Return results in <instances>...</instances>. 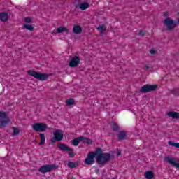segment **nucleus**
Instances as JSON below:
<instances>
[{
    "mask_svg": "<svg viewBox=\"0 0 179 179\" xmlns=\"http://www.w3.org/2000/svg\"><path fill=\"white\" fill-rule=\"evenodd\" d=\"M95 155H96V163L98 164H106L111 159V154L103 153L101 148H97L95 151Z\"/></svg>",
    "mask_w": 179,
    "mask_h": 179,
    "instance_id": "f257e3e1",
    "label": "nucleus"
},
{
    "mask_svg": "<svg viewBox=\"0 0 179 179\" xmlns=\"http://www.w3.org/2000/svg\"><path fill=\"white\" fill-rule=\"evenodd\" d=\"M27 73L29 75V76H33V78L37 79V80L41 81L47 80L50 76V74L43 73L41 72L34 71L33 70H28Z\"/></svg>",
    "mask_w": 179,
    "mask_h": 179,
    "instance_id": "f03ea898",
    "label": "nucleus"
},
{
    "mask_svg": "<svg viewBox=\"0 0 179 179\" xmlns=\"http://www.w3.org/2000/svg\"><path fill=\"white\" fill-rule=\"evenodd\" d=\"M58 165L56 164H45L43 165L38 169L39 173H42V174H45V173H51L52 170H55L57 169Z\"/></svg>",
    "mask_w": 179,
    "mask_h": 179,
    "instance_id": "7ed1b4c3",
    "label": "nucleus"
},
{
    "mask_svg": "<svg viewBox=\"0 0 179 179\" xmlns=\"http://www.w3.org/2000/svg\"><path fill=\"white\" fill-rule=\"evenodd\" d=\"M62 139H64V132L62 130L57 129L53 133V137L51 140V142L54 145L56 141L59 142V141H62Z\"/></svg>",
    "mask_w": 179,
    "mask_h": 179,
    "instance_id": "20e7f679",
    "label": "nucleus"
},
{
    "mask_svg": "<svg viewBox=\"0 0 179 179\" xmlns=\"http://www.w3.org/2000/svg\"><path fill=\"white\" fill-rule=\"evenodd\" d=\"M156 89H157V85L146 84L141 88L140 92L141 93H149L150 92H155Z\"/></svg>",
    "mask_w": 179,
    "mask_h": 179,
    "instance_id": "39448f33",
    "label": "nucleus"
},
{
    "mask_svg": "<svg viewBox=\"0 0 179 179\" xmlns=\"http://www.w3.org/2000/svg\"><path fill=\"white\" fill-rule=\"evenodd\" d=\"M32 129L36 132H44L47 129V124L43 123H35L32 125Z\"/></svg>",
    "mask_w": 179,
    "mask_h": 179,
    "instance_id": "423d86ee",
    "label": "nucleus"
},
{
    "mask_svg": "<svg viewBox=\"0 0 179 179\" xmlns=\"http://www.w3.org/2000/svg\"><path fill=\"white\" fill-rule=\"evenodd\" d=\"M164 24L166 26V30L171 31V30H174L176 29V24L174 23V21L171 18H166L164 20Z\"/></svg>",
    "mask_w": 179,
    "mask_h": 179,
    "instance_id": "0eeeda50",
    "label": "nucleus"
},
{
    "mask_svg": "<svg viewBox=\"0 0 179 179\" xmlns=\"http://www.w3.org/2000/svg\"><path fill=\"white\" fill-rule=\"evenodd\" d=\"M96 152H89L87 157L85 159V164L91 166L94 163V157H96Z\"/></svg>",
    "mask_w": 179,
    "mask_h": 179,
    "instance_id": "6e6552de",
    "label": "nucleus"
},
{
    "mask_svg": "<svg viewBox=\"0 0 179 179\" xmlns=\"http://www.w3.org/2000/svg\"><path fill=\"white\" fill-rule=\"evenodd\" d=\"M80 59L78 56H74L69 62V66L71 68H75L77 65H79Z\"/></svg>",
    "mask_w": 179,
    "mask_h": 179,
    "instance_id": "1a4fd4ad",
    "label": "nucleus"
},
{
    "mask_svg": "<svg viewBox=\"0 0 179 179\" xmlns=\"http://www.w3.org/2000/svg\"><path fill=\"white\" fill-rule=\"evenodd\" d=\"M89 6H90L89 3L83 1L82 0H78V3L76 6V8H80L81 10H86Z\"/></svg>",
    "mask_w": 179,
    "mask_h": 179,
    "instance_id": "9d476101",
    "label": "nucleus"
},
{
    "mask_svg": "<svg viewBox=\"0 0 179 179\" xmlns=\"http://www.w3.org/2000/svg\"><path fill=\"white\" fill-rule=\"evenodd\" d=\"M57 148L59 149V150H62V152H73V148H69L65 143H59Z\"/></svg>",
    "mask_w": 179,
    "mask_h": 179,
    "instance_id": "9b49d317",
    "label": "nucleus"
},
{
    "mask_svg": "<svg viewBox=\"0 0 179 179\" xmlns=\"http://www.w3.org/2000/svg\"><path fill=\"white\" fill-rule=\"evenodd\" d=\"M117 138L119 141H125V139H128V136L127 135V132H125V131H121L117 134Z\"/></svg>",
    "mask_w": 179,
    "mask_h": 179,
    "instance_id": "f8f14e48",
    "label": "nucleus"
},
{
    "mask_svg": "<svg viewBox=\"0 0 179 179\" xmlns=\"http://www.w3.org/2000/svg\"><path fill=\"white\" fill-rule=\"evenodd\" d=\"M72 31L74 33V34H80V33H82V27L78 24H75L73 27Z\"/></svg>",
    "mask_w": 179,
    "mask_h": 179,
    "instance_id": "ddd939ff",
    "label": "nucleus"
},
{
    "mask_svg": "<svg viewBox=\"0 0 179 179\" xmlns=\"http://www.w3.org/2000/svg\"><path fill=\"white\" fill-rule=\"evenodd\" d=\"M168 117H171L173 120H178L179 118V113L178 112H174V111H170L167 113Z\"/></svg>",
    "mask_w": 179,
    "mask_h": 179,
    "instance_id": "4468645a",
    "label": "nucleus"
},
{
    "mask_svg": "<svg viewBox=\"0 0 179 179\" xmlns=\"http://www.w3.org/2000/svg\"><path fill=\"white\" fill-rule=\"evenodd\" d=\"M9 19V15L7 13L3 12V13H0V20H1V22H8Z\"/></svg>",
    "mask_w": 179,
    "mask_h": 179,
    "instance_id": "2eb2a0df",
    "label": "nucleus"
},
{
    "mask_svg": "<svg viewBox=\"0 0 179 179\" xmlns=\"http://www.w3.org/2000/svg\"><path fill=\"white\" fill-rule=\"evenodd\" d=\"M83 139V136H80V137H78L76 138H74L72 140V145H73V146H78V145H79V142H82Z\"/></svg>",
    "mask_w": 179,
    "mask_h": 179,
    "instance_id": "dca6fc26",
    "label": "nucleus"
},
{
    "mask_svg": "<svg viewBox=\"0 0 179 179\" xmlns=\"http://www.w3.org/2000/svg\"><path fill=\"white\" fill-rule=\"evenodd\" d=\"M64 31H65L66 33H69V30L65 27H60L57 29V33H64Z\"/></svg>",
    "mask_w": 179,
    "mask_h": 179,
    "instance_id": "f3484780",
    "label": "nucleus"
},
{
    "mask_svg": "<svg viewBox=\"0 0 179 179\" xmlns=\"http://www.w3.org/2000/svg\"><path fill=\"white\" fill-rule=\"evenodd\" d=\"M39 136L41 138V141L39 142L38 145L39 146H41V145H44V143H45V136H44L43 134H40Z\"/></svg>",
    "mask_w": 179,
    "mask_h": 179,
    "instance_id": "a211bd4d",
    "label": "nucleus"
},
{
    "mask_svg": "<svg viewBox=\"0 0 179 179\" xmlns=\"http://www.w3.org/2000/svg\"><path fill=\"white\" fill-rule=\"evenodd\" d=\"M99 31H100V33L101 34H103V33H104V31H106L107 30V27H106L104 26V24H100L99 25V27H97Z\"/></svg>",
    "mask_w": 179,
    "mask_h": 179,
    "instance_id": "6ab92c4d",
    "label": "nucleus"
},
{
    "mask_svg": "<svg viewBox=\"0 0 179 179\" xmlns=\"http://www.w3.org/2000/svg\"><path fill=\"white\" fill-rule=\"evenodd\" d=\"M81 142H83V143H87L88 145H91V143H92L93 141H92V139L83 136V138L82 139Z\"/></svg>",
    "mask_w": 179,
    "mask_h": 179,
    "instance_id": "aec40b11",
    "label": "nucleus"
},
{
    "mask_svg": "<svg viewBox=\"0 0 179 179\" xmlns=\"http://www.w3.org/2000/svg\"><path fill=\"white\" fill-rule=\"evenodd\" d=\"M145 178L152 179L153 178V172L152 171H146L145 173Z\"/></svg>",
    "mask_w": 179,
    "mask_h": 179,
    "instance_id": "412c9836",
    "label": "nucleus"
},
{
    "mask_svg": "<svg viewBox=\"0 0 179 179\" xmlns=\"http://www.w3.org/2000/svg\"><path fill=\"white\" fill-rule=\"evenodd\" d=\"M168 145H169V146H172L173 148H177V149H179V143H175L173 141H169L168 142Z\"/></svg>",
    "mask_w": 179,
    "mask_h": 179,
    "instance_id": "4be33fe9",
    "label": "nucleus"
},
{
    "mask_svg": "<svg viewBox=\"0 0 179 179\" xmlns=\"http://www.w3.org/2000/svg\"><path fill=\"white\" fill-rule=\"evenodd\" d=\"M0 118H1V120H9V118L8 117V115H6V113L2 111H0Z\"/></svg>",
    "mask_w": 179,
    "mask_h": 179,
    "instance_id": "5701e85b",
    "label": "nucleus"
},
{
    "mask_svg": "<svg viewBox=\"0 0 179 179\" xmlns=\"http://www.w3.org/2000/svg\"><path fill=\"white\" fill-rule=\"evenodd\" d=\"M8 124H9V119H6V120H3L0 122V125L2 128H5Z\"/></svg>",
    "mask_w": 179,
    "mask_h": 179,
    "instance_id": "b1692460",
    "label": "nucleus"
},
{
    "mask_svg": "<svg viewBox=\"0 0 179 179\" xmlns=\"http://www.w3.org/2000/svg\"><path fill=\"white\" fill-rule=\"evenodd\" d=\"M66 106H73L75 104V99L71 98L66 101Z\"/></svg>",
    "mask_w": 179,
    "mask_h": 179,
    "instance_id": "393cba45",
    "label": "nucleus"
},
{
    "mask_svg": "<svg viewBox=\"0 0 179 179\" xmlns=\"http://www.w3.org/2000/svg\"><path fill=\"white\" fill-rule=\"evenodd\" d=\"M13 136H16L19 135V134H20V131L19 130V129L16 128L15 127H13Z\"/></svg>",
    "mask_w": 179,
    "mask_h": 179,
    "instance_id": "a878e982",
    "label": "nucleus"
},
{
    "mask_svg": "<svg viewBox=\"0 0 179 179\" xmlns=\"http://www.w3.org/2000/svg\"><path fill=\"white\" fill-rule=\"evenodd\" d=\"M77 165H78V163L73 162H69L68 163V166H69L70 169H75Z\"/></svg>",
    "mask_w": 179,
    "mask_h": 179,
    "instance_id": "bb28decb",
    "label": "nucleus"
},
{
    "mask_svg": "<svg viewBox=\"0 0 179 179\" xmlns=\"http://www.w3.org/2000/svg\"><path fill=\"white\" fill-rule=\"evenodd\" d=\"M24 28L27 29V30H30V31H33L34 30V27H33V25L30 24H24Z\"/></svg>",
    "mask_w": 179,
    "mask_h": 179,
    "instance_id": "cd10ccee",
    "label": "nucleus"
},
{
    "mask_svg": "<svg viewBox=\"0 0 179 179\" xmlns=\"http://www.w3.org/2000/svg\"><path fill=\"white\" fill-rule=\"evenodd\" d=\"M112 129L113 131L117 132V131H120V127H118V125H117V124H112Z\"/></svg>",
    "mask_w": 179,
    "mask_h": 179,
    "instance_id": "c85d7f7f",
    "label": "nucleus"
},
{
    "mask_svg": "<svg viewBox=\"0 0 179 179\" xmlns=\"http://www.w3.org/2000/svg\"><path fill=\"white\" fill-rule=\"evenodd\" d=\"M25 22L26 23H31V17H26L25 18Z\"/></svg>",
    "mask_w": 179,
    "mask_h": 179,
    "instance_id": "c756f323",
    "label": "nucleus"
},
{
    "mask_svg": "<svg viewBox=\"0 0 179 179\" xmlns=\"http://www.w3.org/2000/svg\"><path fill=\"white\" fill-rule=\"evenodd\" d=\"M69 156H70L71 157H75V154L73 151H69Z\"/></svg>",
    "mask_w": 179,
    "mask_h": 179,
    "instance_id": "7c9ffc66",
    "label": "nucleus"
},
{
    "mask_svg": "<svg viewBox=\"0 0 179 179\" xmlns=\"http://www.w3.org/2000/svg\"><path fill=\"white\" fill-rule=\"evenodd\" d=\"M138 35L142 36V37H143L145 36V32H143V31H142V30H140Z\"/></svg>",
    "mask_w": 179,
    "mask_h": 179,
    "instance_id": "2f4dec72",
    "label": "nucleus"
},
{
    "mask_svg": "<svg viewBox=\"0 0 179 179\" xmlns=\"http://www.w3.org/2000/svg\"><path fill=\"white\" fill-rule=\"evenodd\" d=\"M150 68V64H147L145 66L144 69H149Z\"/></svg>",
    "mask_w": 179,
    "mask_h": 179,
    "instance_id": "473e14b6",
    "label": "nucleus"
},
{
    "mask_svg": "<svg viewBox=\"0 0 179 179\" xmlns=\"http://www.w3.org/2000/svg\"><path fill=\"white\" fill-rule=\"evenodd\" d=\"M150 54H152V55L156 54V51H155V50H151L150 51Z\"/></svg>",
    "mask_w": 179,
    "mask_h": 179,
    "instance_id": "72a5a7b5",
    "label": "nucleus"
},
{
    "mask_svg": "<svg viewBox=\"0 0 179 179\" xmlns=\"http://www.w3.org/2000/svg\"><path fill=\"white\" fill-rule=\"evenodd\" d=\"M117 156H120L121 155V152H117Z\"/></svg>",
    "mask_w": 179,
    "mask_h": 179,
    "instance_id": "f704fd0d",
    "label": "nucleus"
},
{
    "mask_svg": "<svg viewBox=\"0 0 179 179\" xmlns=\"http://www.w3.org/2000/svg\"><path fill=\"white\" fill-rule=\"evenodd\" d=\"M96 173H99V169H96Z\"/></svg>",
    "mask_w": 179,
    "mask_h": 179,
    "instance_id": "c9c22d12",
    "label": "nucleus"
}]
</instances>
